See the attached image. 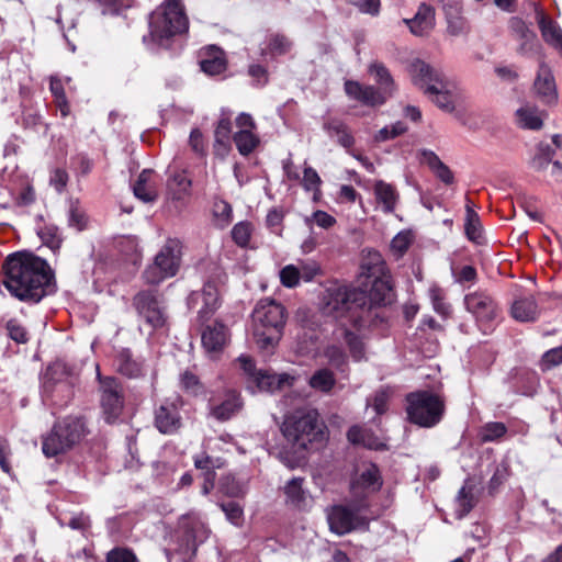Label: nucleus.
Wrapping results in <instances>:
<instances>
[{
    "label": "nucleus",
    "mask_w": 562,
    "mask_h": 562,
    "mask_svg": "<svg viewBox=\"0 0 562 562\" xmlns=\"http://www.w3.org/2000/svg\"><path fill=\"white\" fill-rule=\"evenodd\" d=\"M19 123L24 130L38 131L41 127H44L46 131L48 127L38 108L33 104L31 99H25L22 102V113Z\"/></svg>",
    "instance_id": "nucleus-31"
},
{
    "label": "nucleus",
    "mask_w": 562,
    "mask_h": 562,
    "mask_svg": "<svg viewBox=\"0 0 562 562\" xmlns=\"http://www.w3.org/2000/svg\"><path fill=\"white\" fill-rule=\"evenodd\" d=\"M180 387L191 396H199L204 393V386L200 379L189 370L180 374Z\"/></svg>",
    "instance_id": "nucleus-48"
},
{
    "label": "nucleus",
    "mask_w": 562,
    "mask_h": 562,
    "mask_svg": "<svg viewBox=\"0 0 562 562\" xmlns=\"http://www.w3.org/2000/svg\"><path fill=\"white\" fill-rule=\"evenodd\" d=\"M464 305L471 313L483 334H490L496 326L499 307L496 301L485 291H474L464 296Z\"/></svg>",
    "instance_id": "nucleus-12"
},
{
    "label": "nucleus",
    "mask_w": 562,
    "mask_h": 562,
    "mask_svg": "<svg viewBox=\"0 0 562 562\" xmlns=\"http://www.w3.org/2000/svg\"><path fill=\"white\" fill-rule=\"evenodd\" d=\"M221 509L224 512L227 520L234 526H241L244 521L243 507L235 501H229L220 504Z\"/></svg>",
    "instance_id": "nucleus-54"
},
{
    "label": "nucleus",
    "mask_w": 562,
    "mask_h": 562,
    "mask_svg": "<svg viewBox=\"0 0 562 562\" xmlns=\"http://www.w3.org/2000/svg\"><path fill=\"white\" fill-rule=\"evenodd\" d=\"M562 363V346L547 350L540 360V369L549 371Z\"/></svg>",
    "instance_id": "nucleus-55"
},
{
    "label": "nucleus",
    "mask_w": 562,
    "mask_h": 562,
    "mask_svg": "<svg viewBox=\"0 0 562 562\" xmlns=\"http://www.w3.org/2000/svg\"><path fill=\"white\" fill-rule=\"evenodd\" d=\"M251 226L248 222H239L232 229L233 240L240 247H246L250 241Z\"/></svg>",
    "instance_id": "nucleus-57"
},
{
    "label": "nucleus",
    "mask_w": 562,
    "mask_h": 562,
    "mask_svg": "<svg viewBox=\"0 0 562 562\" xmlns=\"http://www.w3.org/2000/svg\"><path fill=\"white\" fill-rule=\"evenodd\" d=\"M179 553L186 557H193L199 544L203 543L207 538L210 530L207 526L194 515L182 516L178 527Z\"/></svg>",
    "instance_id": "nucleus-15"
},
{
    "label": "nucleus",
    "mask_w": 562,
    "mask_h": 562,
    "mask_svg": "<svg viewBox=\"0 0 562 562\" xmlns=\"http://www.w3.org/2000/svg\"><path fill=\"white\" fill-rule=\"evenodd\" d=\"M347 438L351 443L362 445L371 450L383 451L387 449L385 438L375 435L371 429L366 427H350L347 432Z\"/></svg>",
    "instance_id": "nucleus-25"
},
{
    "label": "nucleus",
    "mask_w": 562,
    "mask_h": 562,
    "mask_svg": "<svg viewBox=\"0 0 562 562\" xmlns=\"http://www.w3.org/2000/svg\"><path fill=\"white\" fill-rule=\"evenodd\" d=\"M360 277L364 278L361 281L363 289H360L367 294V307L374 311L370 328H375L386 322L385 312L380 307L391 304L395 296L391 276L386 271L385 262L375 252L362 262Z\"/></svg>",
    "instance_id": "nucleus-3"
},
{
    "label": "nucleus",
    "mask_w": 562,
    "mask_h": 562,
    "mask_svg": "<svg viewBox=\"0 0 562 562\" xmlns=\"http://www.w3.org/2000/svg\"><path fill=\"white\" fill-rule=\"evenodd\" d=\"M407 420L422 428L437 426L446 414L445 397L436 392L419 390L405 396Z\"/></svg>",
    "instance_id": "nucleus-6"
},
{
    "label": "nucleus",
    "mask_w": 562,
    "mask_h": 562,
    "mask_svg": "<svg viewBox=\"0 0 562 562\" xmlns=\"http://www.w3.org/2000/svg\"><path fill=\"white\" fill-rule=\"evenodd\" d=\"M517 122L520 127L527 130H540L543 121L537 108L525 105L517 110Z\"/></svg>",
    "instance_id": "nucleus-39"
},
{
    "label": "nucleus",
    "mask_w": 562,
    "mask_h": 562,
    "mask_svg": "<svg viewBox=\"0 0 562 562\" xmlns=\"http://www.w3.org/2000/svg\"><path fill=\"white\" fill-rule=\"evenodd\" d=\"M407 131V126L403 122H396L390 126H384L374 136L376 142H385L393 139Z\"/></svg>",
    "instance_id": "nucleus-59"
},
{
    "label": "nucleus",
    "mask_w": 562,
    "mask_h": 562,
    "mask_svg": "<svg viewBox=\"0 0 562 562\" xmlns=\"http://www.w3.org/2000/svg\"><path fill=\"white\" fill-rule=\"evenodd\" d=\"M344 88L349 99L371 108L380 106L389 99L387 94L379 88L362 85L356 80H346Z\"/></svg>",
    "instance_id": "nucleus-20"
},
{
    "label": "nucleus",
    "mask_w": 562,
    "mask_h": 562,
    "mask_svg": "<svg viewBox=\"0 0 562 562\" xmlns=\"http://www.w3.org/2000/svg\"><path fill=\"white\" fill-rule=\"evenodd\" d=\"M38 236L44 245L49 247L54 254H56L63 243L60 231L53 224L44 225L38 231Z\"/></svg>",
    "instance_id": "nucleus-44"
},
{
    "label": "nucleus",
    "mask_w": 562,
    "mask_h": 562,
    "mask_svg": "<svg viewBox=\"0 0 562 562\" xmlns=\"http://www.w3.org/2000/svg\"><path fill=\"white\" fill-rule=\"evenodd\" d=\"M49 91L54 97L55 104L59 109L61 116H67L70 108L65 93L64 80L57 75L49 77Z\"/></svg>",
    "instance_id": "nucleus-42"
},
{
    "label": "nucleus",
    "mask_w": 562,
    "mask_h": 562,
    "mask_svg": "<svg viewBox=\"0 0 562 562\" xmlns=\"http://www.w3.org/2000/svg\"><path fill=\"white\" fill-rule=\"evenodd\" d=\"M134 195L140 201L148 203L154 202L158 194L154 181V171L144 169L133 184Z\"/></svg>",
    "instance_id": "nucleus-28"
},
{
    "label": "nucleus",
    "mask_w": 562,
    "mask_h": 562,
    "mask_svg": "<svg viewBox=\"0 0 562 562\" xmlns=\"http://www.w3.org/2000/svg\"><path fill=\"white\" fill-rule=\"evenodd\" d=\"M199 65L205 75L220 76L227 69L225 52L215 45L206 46L199 53Z\"/></svg>",
    "instance_id": "nucleus-21"
},
{
    "label": "nucleus",
    "mask_w": 562,
    "mask_h": 562,
    "mask_svg": "<svg viewBox=\"0 0 562 562\" xmlns=\"http://www.w3.org/2000/svg\"><path fill=\"white\" fill-rule=\"evenodd\" d=\"M190 188L191 180L183 171L176 172L168 180V189L172 192L173 199H181L183 194L189 192Z\"/></svg>",
    "instance_id": "nucleus-49"
},
{
    "label": "nucleus",
    "mask_w": 562,
    "mask_h": 562,
    "mask_svg": "<svg viewBox=\"0 0 562 562\" xmlns=\"http://www.w3.org/2000/svg\"><path fill=\"white\" fill-rule=\"evenodd\" d=\"M150 34L155 40L164 41L187 33L189 20L181 0H165L149 18Z\"/></svg>",
    "instance_id": "nucleus-9"
},
{
    "label": "nucleus",
    "mask_w": 562,
    "mask_h": 562,
    "mask_svg": "<svg viewBox=\"0 0 562 562\" xmlns=\"http://www.w3.org/2000/svg\"><path fill=\"white\" fill-rule=\"evenodd\" d=\"M115 247L125 261L137 265L140 260L139 244L135 236H122L116 239Z\"/></svg>",
    "instance_id": "nucleus-36"
},
{
    "label": "nucleus",
    "mask_w": 562,
    "mask_h": 562,
    "mask_svg": "<svg viewBox=\"0 0 562 562\" xmlns=\"http://www.w3.org/2000/svg\"><path fill=\"white\" fill-rule=\"evenodd\" d=\"M202 346L209 355H216L224 350L229 341L228 328L220 322L206 326L202 331Z\"/></svg>",
    "instance_id": "nucleus-22"
},
{
    "label": "nucleus",
    "mask_w": 562,
    "mask_h": 562,
    "mask_svg": "<svg viewBox=\"0 0 562 562\" xmlns=\"http://www.w3.org/2000/svg\"><path fill=\"white\" fill-rule=\"evenodd\" d=\"M88 434L86 422L79 416H67L54 424L52 430L43 437V453L53 458L78 445Z\"/></svg>",
    "instance_id": "nucleus-8"
},
{
    "label": "nucleus",
    "mask_w": 562,
    "mask_h": 562,
    "mask_svg": "<svg viewBox=\"0 0 562 562\" xmlns=\"http://www.w3.org/2000/svg\"><path fill=\"white\" fill-rule=\"evenodd\" d=\"M554 149L549 144L540 143L537 147V153L530 161L531 168L537 171L546 169L553 160Z\"/></svg>",
    "instance_id": "nucleus-45"
},
{
    "label": "nucleus",
    "mask_w": 562,
    "mask_h": 562,
    "mask_svg": "<svg viewBox=\"0 0 562 562\" xmlns=\"http://www.w3.org/2000/svg\"><path fill=\"white\" fill-rule=\"evenodd\" d=\"M344 339L349 349L351 358L355 361L362 360L366 355V347L361 337L350 330H345Z\"/></svg>",
    "instance_id": "nucleus-50"
},
{
    "label": "nucleus",
    "mask_w": 562,
    "mask_h": 562,
    "mask_svg": "<svg viewBox=\"0 0 562 562\" xmlns=\"http://www.w3.org/2000/svg\"><path fill=\"white\" fill-rule=\"evenodd\" d=\"M232 134V111L229 110H222L221 116L217 121L215 131H214V137H218L222 142H228Z\"/></svg>",
    "instance_id": "nucleus-53"
},
{
    "label": "nucleus",
    "mask_w": 562,
    "mask_h": 562,
    "mask_svg": "<svg viewBox=\"0 0 562 562\" xmlns=\"http://www.w3.org/2000/svg\"><path fill=\"white\" fill-rule=\"evenodd\" d=\"M234 144L241 156H249L260 144L256 132L237 131L233 135Z\"/></svg>",
    "instance_id": "nucleus-38"
},
{
    "label": "nucleus",
    "mask_w": 562,
    "mask_h": 562,
    "mask_svg": "<svg viewBox=\"0 0 562 562\" xmlns=\"http://www.w3.org/2000/svg\"><path fill=\"white\" fill-rule=\"evenodd\" d=\"M3 285L21 302L37 304L57 291L55 272L47 260L31 251L10 254L4 263Z\"/></svg>",
    "instance_id": "nucleus-1"
},
{
    "label": "nucleus",
    "mask_w": 562,
    "mask_h": 562,
    "mask_svg": "<svg viewBox=\"0 0 562 562\" xmlns=\"http://www.w3.org/2000/svg\"><path fill=\"white\" fill-rule=\"evenodd\" d=\"M44 392L52 393L50 394L52 397H54L55 393H63L66 398V402L69 401L72 395V389L67 381H60V382H57L54 384L46 381L44 383Z\"/></svg>",
    "instance_id": "nucleus-64"
},
{
    "label": "nucleus",
    "mask_w": 562,
    "mask_h": 562,
    "mask_svg": "<svg viewBox=\"0 0 562 562\" xmlns=\"http://www.w3.org/2000/svg\"><path fill=\"white\" fill-rule=\"evenodd\" d=\"M464 229L467 237L474 243L482 239V225L479 214L472 209L471 202L467 203Z\"/></svg>",
    "instance_id": "nucleus-43"
},
{
    "label": "nucleus",
    "mask_w": 562,
    "mask_h": 562,
    "mask_svg": "<svg viewBox=\"0 0 562 562\" xmlns=\"http://www.w3.org/2000/svg\"><path fill=\"white\" fill-rule=\"evenodd\" d=\"M368 71L373 76L375 82L379 85L378 88L391 98L394 92L395 85L389 69L382 63L373 61L370 64Z\"/></svg>",
    "instance_id": "nucleus-32"
},
{
    "label": "nucleus",
    "mask_w": 562,
    "mask_h": 562,
    "mask_svg": "<svg viewBox=\"0 0 562 562\" xmlns=\"http://www.w3.org/2000/svg\"><path fill=\"white\" fill-rule=\"evenodd\" d=\"M5 330L8 336L18 344H25L29 341V333L19 321L12 318L5 324Z\"/></svg>",
    "instance_id": "nucleus-56"
},
{
    "label": "nucleus",
    "mask_w": 562,
    "mask_h": 562,
    "mask_svg": "<svg viewBox=\"0 0 562 562\" xmlns=\"http://www.w3.org/2000/svg\"><path fill=\"white\" fill-rule=\"evenodd\" d=\"M57 520L61 527L69 526L74 530L87 531L91 527L90 517L83 513H79L74 515L68 522H66L61 517H57Z\"/></svg>",
    "instance_id": "nucleus-61"
},
{
    "label": "nucleus",
    "mask_w": 562,
    "mask_h": 562,
    "mask_svg": "<svg viewBox=\"0 0 562 562\" xmlns=\"http://www.w3.org/2000/svg\"><path fill=\"white\" fill-rule=\"evenodd\" d=\"M324 356L329 364L338 371L344 372L347 368V355L341 347L330 345L325 349Z\"/></svg>",
    "instance_id": "nucleus-51"
},
{
    "label": "nucleus",
    "mask_w": 562,
    "mask_h": 562,
    "mask_svg": "<svg viewBox=\"0 0 562 562\" xmlns=\"http://www.w3.org/2000/svg\"><path fill=\"white\" fill-rule=\"evenodd\" d=\"M292 42L282 34H272L268 38L267 47L265 52L270 54L272 57L285 55L290 52Z\"/></svg>",
    "instance_id": "nucleus-46"
},
{
    "label": "nucleus",
    "mask_w": 562,
    "mask_h": 562,
    "mask_svg": "<svg viewBox=\"0 0 562 562\" xmlns=\"http://www.w3.org/2000/svg\"><path fill=\"white\" fill-rule=\"evenodd\" d=\"M392 397V390L389 386H381L367 398V408L371 407L376 417L389 411V403Z\"/></svg>",
    "instance_id": "nucleus-40"
},
{
    "label": "nucleus",
    "mask_w": 562,
    "mask_h": 562,
    "mask_svg": "<svg viewBox=\"0 0 562 562\" xmlns=\"http://www.w3.org/2000/svg\"><path fill=\"white\" fill-rule=\"evenodd\" d=\"M447 31L450 35L459 36L470 32V26L465 18L460 13L459 7L446 9Z\"/></svg>",
    "instance_id": "nucleus-41"
},
{
    "label": "nucleus",
    "mask_w": 562,
    "mask_h": 562,
    "mask_svg": "<svg viewBox=\"0 0 562 562\" xmlns=\"http://www.w3.org/2000/svg\"><path fill=\"white\" fill-rule=\"evenodd\" d=\"M411 237L408 233L401 232L391 241V249L397 256H403L411 245Z\"/></svg>",
    "instance_id": "nucleus-63"
},
{
    "label": "nucleus",
    "mask_w": 562,
    "mask_h": 562,
    "mask_svg": "<svg viewBox=\"0 0 562 562\" xmlns=\"http://www.w3.org/2000/svg\"><path fill=\"white\" fill-rule=\"evenodd\" d=\"M510 315L518 322H535L539 315L535 296L527 295L517 297L512 304Z\"/></svg>",
    "instance_id": "nucleus-27"
},
{
    "label": "nucleus",
    "mask_w": 562,
    "mask_h": 562,
    "mask_svg": "<svg viewBox=\"0 0 562 562\" xmlns=\"http://www.w3.org/2000/svg\"><path fill=\"white\" fill-rule=\"evenodd\" d=\"M321 307L324 314L346 319L358 329L371 327L374 311L367 307V294L361 289L331 284L322 294Z\"/></svg>",
    "instance_id": "nucleus-2"
},
{
    "label": "nucleus",
    "mask_w": 562,
    "mask_h": 562,
    "mask_svg": "<svg viewBox=\"0 0 562 562\" xmlns=\"http://www.w3.org/2000/svg\"><path fill=\"white\" fill-rule=\"evenodd\" d=\"M535 89L542 102L547 104L554 102L558 98L553 75L550 68L544 64H540L539 66L538 75L535 80Z\"/></svg>",
    "instance_id": "nucleus-26"
},
{
    "label": "nucleus",
    "mask_w": 562,
    "mask_h": 562,
    "mask_svg": "<svg viewBox=\"0 0 562 562\" xmlns=\"http://www.w3.org/2000/svg\"><path fill=\"white\" fill-rule=\"evenodd\" d=\"M429 296L436 313L443 317H448L451 314V305L446 301L442 289L438 286L431 288L429 290Z\"/></svg>",
    "instance_id": "nucleus-52"
},
{
    "label": "nucleus",
    "mask_w": 562,
    "mask_h": 562,
    "mask_svg": "<svg viewBox=\"0 0 562 562\" xmlns=\"http://www.w3.org/2000/svg\"><path fill=\"white\" fill-rule=\"evenodd\" d=\"M99 382L100 404L108 424L114 423L122 414L124 394L121 382L114 376H103L97 367Z\"/></svg>",
    "instance_id": "nucleus-13"
},
{
    "label": "nucleus",
    "mask_w": 562,
    "mask_h": 562,
    "mask_svg": "<svg viewBox=\"0 0 562 562\" xmlns=\"http://www.w3.org/2000/svg\"><path fill=\"white\" fill-rule=\"evenodd\" d=\"M301 280V271L294 265H288L280 270L281 284L286 288H295Z\"/></svg>",
    "instance_id": "nucleus-58"
},
{
    "label": "nucleus",
    "mask_w": 562,
    "mask_h": 562,
    "mask_svg": "<svg viewBox=\"0 0 562 562\" xmlns=\"http://www.w3.org/2000/svg\"><path fill=\"white\" fill-rule=\"evenodd\" d=\"M181 259V243L169 238L155 256L154 263L144 272V279L149 284H158L167 278L177 274Z\"/></svg>",
    "instance_id": "nucleus-11"
},
{
    "label": "nucleus",
    "mask_w": 562,
    "mask_h": 562,
    "mask_svg": "<svg viewBox=\"0 0 562 562\" xmlns=\"http://www.w3.org/2000/svg\"><path fill=\"white\" fill-rule=\"evenodd\" d=\"M182 406L183 400L175 396L166 398L155 409V426L161 434H173L180 428Z\"/></svg>",
    "instance_id": "nucleus-18"
},
{
    "label": "nucleus",
    "mask_w": 562,
    "mask_h": 562,
    "mask_svg": "<svg viewBox=\"0 0 562 562\" xmlns=\"http://www.w3.org/2000/svg\"><path fill=\"white\" fill-rule=\"evenodd\" d=\"M373 192L378 204L381 205L384 213H393L398 202V192L396 188L383 180L374 183Z\"/></svg>",
    "instance_id": "nucleus-29"
},
{
    "label": "nucleus",
    "mask_w": 562,
    "mask_h": 562,
    "mask_svg": "<svg viewBox=\"0 0 562 562\" xmlns=\"http://www.w3.org/2000/svg\"><path fill=\"white\" fill-rule=\"evenodd\" d=\"M507 434V427L501 422H488L484 424L480 431L483 442H493L502 439Z\"/></svg>",
    "instance_id": "nucleus-47"
},
{
    "label": "nucleus",
    "mask_w": 562,
    "mask_h": 562,
    "mask_svg": "<svg viewBox=\"0 0 562 562\" xmlns=\"http://www.w3.org/2000/svg\"><path fill=\"white\" fill-rule=\"evenodd\" d=\"M383 485L380 469L370 463L363 467L350 481V498L370 509L371 495L378 493Z\"/></svg>",
    "instance_id": "nucleus-14"
},
{
    "label": "nucleus",
    "mask_w": 562,
    "mask_h": 562,
    "mask_svg": "<svg viewBox=\"0 0 562 562\" xmlns=\"http://www.w3.org/2000/svg\"><path fill=\"white\" fill-rule=\"evenodd\" d=\"M368 510L351 498L347 504L330 506L326 510L329 530L335 535L345 536L353 530L368 528Z\"/></svg>",
    "instance_id": "nucleus-10"
},
{
    "label": "nucleus",
    "mask_w": 562,
    "mask_h": 562,
    "mask_svg": "<svg viewBox=\"0 0 562 562\" xmlns=\"http://www.w3.org/2000/svg\"><path fill=\"white\" fill-rule=\"evenodd\" d=\"M200 303H202V305L198 310V314L199 318L204 322L207 321L220 306V291L215 280H207L202 291H193L189 294L187 304L190 310L196 308Z\"/></svg>",
    "instance_id": "nucleus-17"
},
{
    "label": "nucleus",
    "mask_w": 562,
    "mask_h": 562,
    "mask_svg": "<svg viewBox=\"0 0 562 562\" xmlns=\"http://www.w3.org/2000/svg\"><path fill=\"white\" fill-rule=\"evenodd\" d=\"M114 363L117 371L127 378H138L142 375V362L134 359L132 351L127 348H122L116 352Z\"/></svg>",
    "instance_id": "nucleus-30"
},
{
    "label": "nucleus",
    "mask_w": 562,
    "mask_h": 562,
    "mask_svg": "<svg viewBox=\"0 0 562 562\" xmlns=\"http://www.w3.org/2000/svg\"><path fill=\"white\" fill-rule=\"evenodd\" d=\"M106 562H137V558L132 549L116 547L108 552Z\"/></svg>",
    "instance_id": "nucleus-62"
},
{
    "label": "nucleus",
    "mask_w": 562,
    "mask_h": 562,
    "mask_svg": "<svg viewBox=\"0 0 562 562\" xmlns=\"http://www.w3.org/2000/svg\"><path fill=\"white\" fill-rule=\"evenodd\" d=\"M415 86L423 89L428 98L441 110L452 112L454 102L443 74L424 60L416 59L409 66Z\"/></svg>",
    "instance_id": "nucleus-7"
},
{
    "label": "nucleus",
    "mask_w": 562,
    "mask_h": 562,
    "mask_svg": "<svg viewBox=\"0 0 562 562\" xmlns=\"http://www.w3.org/2000/svg\"><path fill=\"white\" fill-rule=\"evenodd\" d=\"M304 479L293 477L284 486L286 503L295 508H302L307 498V491L303 488Z\"/></svg>",
    "instance_id": "nucleus-35"
},
{
    "label": "nucleus",
    "mask_w": 562,
    "mask_h": 562,
    "mask_svg": "<svg viewBox=\"0 0 562 562\" xmlns=\"http://www.w3.org/2000/svg\"><path fill=\"white\" fill-rule=\"evenodd\" d=\"M288 380V374H276L269 371L259 370V373L252 383L259 391L273 392L274 390L280 389Z\"/></svg>",
    "instance_id": "nucleus-37"
},
{
    "label": "nucleus",
    "mask_w": 562,
    "mask_h": 562,
    "mask_svg": "<svg viewBox=\"0 0 562 562\" xmlns=\"http://www.w3.org/2000/svg\"><path fill=\"white\" fill-rule=\"evenodd\" d=\"M133 306L151 328L158 329L166 325L167 316L156 290L139 291L133 297Z\"/></svg>",
    "instance_id": "nucleus-16"
},
{
    "label": "nucleus",
    "mask_w": 562,
    "mask_h": 562,
    "mask_svg": "<svg viewBox=\"0 0 562 562\" xmlns=\"http://www.w3.org/2000/svg\"><path fill=\"white\" fill-rule=\"evenodd\" d=\"M322 184V179L317 171L310 167L305 166L303 171L302 187L305 191L318 192L319 187Z\"/></svg>",
    "instance_id": "nucleus-60"
},
{
    "label": "nucleus",
    "mask_w": 562,
    "mask_h": 562,
    "mask_svg": "<svg viewBox=\"0 0 562 562\" xmlns=\"http://www.w3.org/2000/svg\"><path fill=\"white\" fill-rule=\"evenodd\" d=\"M308 385L321 393L329 394L336 385V378L328 368L317 369L308 379Z\"/></svg>",
    "instance_id": "nucleus-33"
},
{
    "label": "nucleus",
    "mask_w": 562,
    "mask_h": 562,
    "mask_svg": "<svg viewBox=\"0 0 562 562\" xmlns=\"http://www.w3.org/2000/svg\"><path fill=\"white\" fill-rule=\"evenodd\" d=\"M402 22L408 26L412 34L428 35L435 27V9L427 3H422L412 19H403Z\"/></svg>",
    "instance_id": "nucleus-23"
},
{
    "label": "nucleus",
    "mask_w": 562,
    "mask_h": 562,
    "mask_svg": "<svg viewBox=\"0 0 562 562\" xmlns=\"http://www.w3.org/2000/svg\"><path fill=\"white\" fill-rule=\"evenodd\" d=\"M241 405L239 394L233 390L214 394L209 400L211 415L220 422L231 419L241 408Z\"/></svg>",
    "instance_id": "nucleus-19"
},
{
    "label": "nucleus",
    "mask_w": 562,
    "mask_h": 562,
    "mask_svg": "<svg viewBox=\"0 0 562 562\" xmlns=\"http://www.w3.org/2000/svg\"><path fill=\"white\" fill-rule=\"evenodd\" d=\"M476 499L474 496V486L470 485L468 481L459 490L456 497V516L461 519L465 517L475 506Z\"/></svg>",
    "instance_id": "nucleus-34"
},
{
    "label": "nucleus",
    "mask_w": 562,
    "mask_h": 562,
    "mask_svg": "<svg viewBox=\"0 0 562 562\" xmlns=\"http://www.w3.org/2000/svg\"><path fill=\"white\" fill-rule=\"evenodd\" d=\"M281 431L285 440L296 450H306L326 438V427L315 408L300 407L284 416Z\"/></svg>",
    "instance_id": "nucleus-5"
},
{
    "label": "nucleus",
    "mask_w": 562,
    "mask_h": 562,
    "mask_svg": "<svg viewBox=\"0 0 562 562\" xmlns=\"http://www.w3.org/2000/svg\"><path fill=\"white\" fill-rule=\"evenodd\" d=\"M323 130L329 138L335 139L346 151L355 146L356 139L349 126L338 117H328L323 123Z\"/></svg>",
    "instance_id": "nucleus-24"
},
{
    "label": "nucleus",
    "mask_w": 562,
    "mask_h": 562,
    "mask_svg": "<svg viewBox=\"0 0 562 562\" xmlns=\"http://www.w3.org/2000/svg\"><path fill=\"white\" fill-rule=\"evenodd\" d=\"M251 317L256 345L261 350L272 351L283 335L286 308L280 302L265 297L257 302Z\"/></svg>",
    "instance_id": "nucleus-4"
}]
</instances>
